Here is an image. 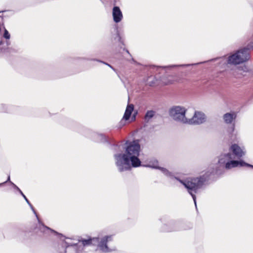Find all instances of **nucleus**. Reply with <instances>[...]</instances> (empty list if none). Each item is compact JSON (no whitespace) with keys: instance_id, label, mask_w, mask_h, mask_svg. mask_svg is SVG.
<instances>
[{"instance_id":"f257e3e1","label":"nucleus","mask_w":253,"mask_h":253,"mask_svg":"<svg viewBox=\"0 0 253 253\" xmlns=\"http://www.w3.org/2000/svg\"><path fill=\"white\" fill-rule=\"evenodd\" d=\"M126 145L125 154H118L114 155L116 164L120 171L129 169L130 168V162L133 167H137L141 165V161L138 158L140 151L139 140L127 141Z\"/></svg>"},{"instance_id":"f03ea898","label":"nucleus","mask_w":253,"mask_h":253,"mask_svg":"<svg viewBox=\"0 0 253 253\" xmlns=\"http://www.w3.org/2000/svg\"><path fill=\"white\" fill-rule=\"evenodd\" d=\"M214 172V170H212L211 172L207 171L204 175L199 177L191 178L187 180L182 181L175 178L177 180L179 181L187 189L188 193L191 195L194 200V204L196 207V196L195 193H197L199 189L201 188L205 183L209 179L210 175ZM216 173V171H215Z\"/></svg>"},{"instance_id":"7ed1b4c3","label":"nucleus","mask_w":253,"mask_h":253,"mask_svg":"<svg viewBox=\"0 0 253 253\" xmlns=\"http://www.w3.org/2000/svg\"><path fill=\"white\" fill-rule=\"evenodd\" d=\"M112 240V236H106L100 239L98 237L88 238L87 239L79 237L78 239V243L75 244L80 247L89 246L90 245H97L98 248L104 253H109L115 250V248H110L108 246V243Z\"/></svg>"},{"instance_id":"20e7f679","label":"nucleus","mask_w":253,"mask_h":253,"mask_svg":"<svg viewBox=\"0 0 253 253\" xmlns=\"http://www.w3.org/2000/svg\"><path fill=\"white\" fill-rule=\"evenodd\" d=\"M187 109L181 106H173L169 110V116L175 121L187 124L188 120L185 114Z\"/></svg>"},{"instance_id":"39448f33","label":"nucleus","mask_w":253,"mask_h":253,"mask_svg":"<svg viewBox=\"0 0 253 253\" xmlns=\"http://www.w3.org/2000/svg\"><path fill=\"white\" fill-rule=\"evenodd\" d=\"M250 58L249 48L244 47L228 57L227 63L231 64H239L246 62Z\"/></svg>"},{"instance_id":"423d86ee","label":"nucleus","mask_w":253,"mask_h":253,"mask_svg":"<svg viewBox=\"0 0 253 253\" xmlns=\"http://www.w3.org/2000/svg\"><path fill=\"white\" fill-rule=\"evenodd\" d=\"M206 121L205 114L200 111H195L194 116L191 119H188L187 124L200 125Z\"/></svg>"},{"instance_id":"0eeeda50","label":"nucleus","mask_w":253,"mask_h":253,"mask_svg":"<svg viewBox=\"0 0 253 253\" xmlns=\"http://www.w3.org/2000/svg\"><path fill=\"white\" fill-rule=\"evenodd\" d=\"M247 166L249 167H251L253 168V166L250 164H247L244 162L243 161H233L231 160H229L225 166V168L226 169H230L232 168H235L238 167H244Z\"/></svg>"},{"instance_id":"6e6552de","label":"nucleus","mask_w":253,"mask_h":253,"mask_svg":"<svg viewBox=\"0 0 253 253\" xmlns=\"http://www.w3.org/2000/svg\"><path fill=\"white\" fill-rule=\"evenodd\" d=\"M20 193L23 197V198H24V199L25 200V201H26L27 204L30 206L31 209H32V210L33 211L34 213L35 214L36 216H37V219H38V221H39V228H40V231L42 232H43L44 233V232H45L46 230H51L49 227L45 226L42 223H41L40 222V220H39V218L38 217V215H37L36 211H35V210L34 209V207L31 205V204L30 203V202L28 200V199L27 198V197L25 196V195L23 193V192L22 191H20Z\"/></svg>"},{"instance_id":"1a4fd4ad","label":"nucleus","mask_w":253,"mask_h":253,"mask_svg":"<svg viewBox=\"0 0 253 253\" xmlns=\"http://www.w3.org/2000/svg\"><path fill=\"white\" fill-rule=\"evenodd\" d=\"M145 166L153 169H159L166 175L168 176H171V173H170L167 169L158 166V162L157 160L150 162L149 163Z\"/></svg>"},{"instance_id":"9d476101","label":"nucleus","mask_w":253,"mask_h":253,"mask_svg":"<svg viewBox=\"0 0 253 253\" xmlns=\"http://www.w3.org/2000/svg\"><path fill=\"white\" fill-rule=\"evenodd\" d=\"M113 20L116 23L120 22L123 18V14L118 6H114L113 8Z\"/></svg>"},{"instance_id":"9b49d317","label":"nucleus","mask_w":253,"mask_h":253,"mask_svg":"<svg viewBox=\"0 0 253 253\" xmlns=\"http://www.w3.org/2000/svg\"><path fill=\"white\" fill-rule=\"evenodd\" d=\"M231 149L234 155L238 158L242 157L245 154V152L237 144L232 145L231 147Z\"/></svg>"},{"instance_id":"f8f14e48","label":"nucleus","mask_w":253,"mask_h":253,"mask_svg":"<svg viewBox=\"0 0 253 253\" xmlns=\"http://www.w3.org/2000/svg\"><path fill=\"white\" fill-rule=\"evenodd\" d=\"M232 159L231 154L228 153L226 154L221 155L218 160V163L221 166H226V163Z\"/></svg>"},{"instance_id":"ddd939ff","label":"nucleus","mask_w":253,"mask_h":253,"mask_svg":"<svg viewBox=\"0 0 253 253\" xmlns=\"http://www.w3.org/2000/svg\"><path fill=\"white\" fill-rule=\"evenodd\" d=\"M237 114L235 112L227 113L223 115V118L226 124H230L236 119Z\"/></svg>"},{"instance_id":"4468645a","label":"nucleus","mask_w":253,"mask_h":253,"mask_svg":"<svg viewBox=\"0 0 253 253\" xmlns=\"http://www.w3.org/2000/svg\"><path fill=\"white\" fill-rule=\"evenodd\" d=\"M134 109V106L133 104H128L126 109L124 115L123 116L122 122L123 120L127 121L130 118V115Z\"/></svg>"},{"instance_id":"2eb2a0df","label":"nucleus","mask_w":253,"mask_h":253,"mask_svg":"<svg viewBox=\"0 0 253 253\" xmlns=\"http://www.w3.org/2000/svg\"><path fill=\"white\" fill-rule=\"evenodd\" d=\"M155 114V112L153 110L148 111L145 114V119L147 121H149Z\"/></svg>"},{"instance_id":"dca6fc26","label":"nucleus","mask_w":253,"mask_h":253,"mask_svg":"<svg viewBox=\"0 0 253 253\" xmlns=\"http://www.w3.org/2000/svg\"><path fill=\"white\" fill-rule=\"evenodd\" d=\"M4 29V34H3V37L6 39H9L10 35L9 34L8 31L4 27H3Z\"/></svg>"},{"instance_id":"f3484780","label":"nucleus","mask_w":253,"mask_h":253,"mask_svg":"<svg viewBox=\"0 0 253 253\" xmlns=\"http://www.w3.org/2000/svg\"><path fill=\"white\" fill-rule=\"evenodd\" d=\"M148 84L151 86L154 85L156 84V81L154 79H153V81H148Z\"/></svg>"},{"instance_id":"a211bd4d","label":"nucleus","mask_w":253,"mask_h":253,"mask_svg":"<svg viewBox=\"0 0 253 253\" xmlns=\"http://www.w3.org/2000/svg\"><path fill=\"white\" fill-rule=\"evenodd\" d=\"M234 129H235V125L233 124L232 125V126L230 128H229V129H228L229 132H230L231 133H232L234 131Z\"/></svg>"},{"instance_id":"6ab92c4d","label":"nucleus","mask_w":253,"mask_h":253,"mask_svg":"<svg viewBox=\"0 0 253 253\" xmlns=\"http://www.w3.org/2000/svg\"><path fill=\"white\" fill-rule=\"evenodd\" d=\"M117 38H118V40L120 42H122L123 44V42L121 41V37H120V35H119V34L118 31H117Z\"/></svg>"},{"instance_id":"aec40b11","label":"nucleus","mask_w":253,"mask_h":253,"mask_svg":"<svg viewBox=\"0 0 253 253\" xmlns=\"http://www.w3.org/2000/svg\"><path fill=\"white\" fill-rule=\"evenodd\" d=\"M10 183L13 186V187L15 189H16L19 192V193H20V191H21V190L15 184H14L13 183H12V182H10Z\"/></svg>"},{"instance_id":"412c9836","label":"nucleus","mask_w":253,"mask_h":253,"mask_svg":"<svg viewBox=\"0 0 253 253\" xmlns=\"http://www.w3.org/2000/svg\"><path fill=\"white\" fill-rule=\"evenodd\" d=\"M10 183L13 186V187L15 189H16L19 192V193H20V191H21V190L15 184H14L13 183H12V182H10Z\"/></svg>"},{"instance_id":"4be33fe9","label":"nucleus","mask_w":253,"mask_h":253,"mask_svg":"<svg viewBox=\"0 0 253 253\" xmlns=\"http://www.w3.org/2000/svg\"><path fill=\"white\" fill-rule=\"evenodd\" d=\"M234 70L236 73H238L239 71H241L242 69L240 67H236Z\"/></svg>"},{"instance_id":"5701e85b","label":"nucleus","mask_w":253,"mask_h":253,"mask_svg":"<svg viewBox=\"0 0 253 253\" xmlns=\"http://www.w3.org/2000/svg\"><path fill=\"white\" fill-rule=\"evenodd\" d=\"M8 181H9L10 182H11V181H10V175H8V176L7 180L6 181H5V182H3V183H0V185H2L3 184H4V183H6V182H8Z\"/></svg>"},{"instance_id":"b1692460","label":"nucleus","mask_w":253,"mask_h":253,"mask_svg":"<svg viewBox=\"0 0 253 253\" xmlns=\"http://www.w3.org/2000/svg\"><path fill=\"white\" fill-rule=\"evenodd\" d=\"M99 61V62H102V63H104V64H105L107 65H108V66H109L110 67H111V68H112L113 70H114V69H113V68L111 65H110L109 64H107V63H105V62H102V61Z\"/></svg>"},{"instance_id":"393cba45","label":"nucleus","mask_w":253,"mask_h":253,"mask_svg":"<svg viewBox=\"0 0 253 253\" xmlns=\"http://www.w3.org/2000/svg\"><path fill=\"white\" fill-rule=\"evenodd\" d=\"M190 64H183V65H179V66H190Z\"/></svg>"},{"instance_id":"a878e982","label":"nucleus","mask_w":253,"mask_h":253,"mask_svg":"<svg viewBox=\"0 0 253 253\" xmlns=\"http://www.w3.org/2000/svg\"><path fill=\"white\" fill-rule=\"evenodd\" d=\"M124 50H125L126 51V52H127V53H128V54L130 56H131V55H130V54L129 53V51H128V50H127V49H124Z\"/></svg>"},{"instance_id":"bb28decb","label":"nucleus","mask_w":253,"mask_h":253,"mask_svg":"<svg viewBox=\"0 0 253 253\" xmlns=\"http://www.w3.org/2000/svg\"><path fill=\"white\" fill-rule=\"evenodd\" d=\"M131 60L132 61V62H133V63H136V61L134 60V59L132 58H131Z\"/></svg>"},{"instance_id":"cd10ccee","label":"nucleus","mask_w":253,"mask_h":253,"mask_svg":"<svg viewBox=\"0 0 253 253\" xmlns=\"http://www.w3.org/2000/svg\"><path fill=\"white\" fill-rule=\"evenodd\" d=\"M100 136H101V137L102 138H104V135H101Z\"/></svg>"},{"instance_id":"c85d7f7f","label":"nucleus","mask_w":253,"mask_h":253,"mask_svg":"<svg viewBox=\"0 0 253 253\" xmlns=\"http://www.w3.org/2000/svg\"><path fill=\"white\" fill-rule=\"evenodd\" d=\"M2 43V41H0V45H1Z\"/></svg>"},{"instance_id":"c756f323","label":"nucleus","mask_w":253,"mask_h":253,"mask_svg":"<svg viewBox=\"0 0 253 253\" xmlns=\"http://www.w3.org/2000/svg\"><path fill=\"white\" fill-rule=\"evenodd\" d=\"M171 82H168L167 83H165L166 84H171Z\"/></svg>"},{"instance_id":"7c9ffc66","label":"nucleus","mask_w":253,"mask_h":253,"mask_svg":"<svg viewBox=\"0 0 253 253\" xmlns=\"http://www.w3.org/2000/svg\"><path fill=\"white\" fill-rule=\"evenodd\" d=\"M234 75L235 76L237 77H238L237 76V75L235 73H234Z\"/></svg>"},{"instance_id":"2f4dec72","label":"nucleus","mask_w":253,"mask_h":253,"mask_svg":"<svg viewBox=\"0 0 253 253\" xmlns=\"http://www.w3.org/2000/svg\"><path fill=\"white\" fill-rule=\"evenodd\" d=\"M151 79V77H149L148 79V80H150Z\"/></svg>"},{"instance_id":"473e14b6","label":"nucleus","mask_w":253,"mask_h":253,"mask_svg":"<svg viewBox=\"0 0 253 253\" xmlns=\"http://www.w3.org/2000/svg\"><path fill=\"white\" fill-rule=\"evenodd\" d=\"M134 119H135V116H133V120H134Z\"/></svg>"}]
</instances>
